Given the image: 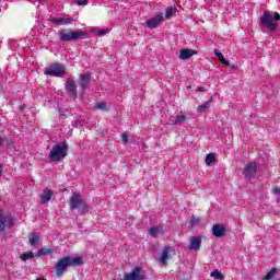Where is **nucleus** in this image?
<instances>
[{
	"label": "nucleus",
	"instance_id": "obj_13",
	"mask_svg": "<svg viewBox=\"0 0 280 280\" xmlns=\"http://www.w3.org/2000/svg\"><path fill=\"white\" fill-rule=\"evenodd\" d=\"M196 54H198V51L194 49L183 48L179 52V60H189V58H191V56H196Z\"/></svg>",
	"mask_w": 280,
	"mask_h": 280
},
{
	"label": "nucleus",
	"instance_id": "obj_16",
	"mask_svg": "<svg viewBox=\"0 0 280 280\" xmlns=\"http://www.w3.org/2000/svg\"><path fill=\"white\" fill-rule=\"evenodd\" d=\"M187 121V116L185 115H177L176 117H172L170 122L172 126H183Z\"/></svg>",
	"mask_w": 280,
	"mask_h": 280
},
{
	"label": "nucleus",
	"instance_id": "obj_5",
	"mask_svg": "<svg viewBox=\"0 0 280 280\" xmlns=\"http://www.w3.org/2000/svg\"><path fill=\"white\" fill-rule=\"evenodd\" d=\"M69 205L71 211H74V209H81L82 213H86V211H89V206L84 203L82 195L80 194L73 192L70 197Z\"/></svg>",
	"mask_w": 280,
	"mask_h": 280
},
{
	"label": "nucleus",
	"instance_id": "obj_18",
	"mask_svg": "<svg viewBox=\"0 0 280 280\" xmlns=\"http://www.w3.org/2000/svg\"><path fill=\"white\" fill-rule=\"evenodd\" d=\"M51 196H54V192L50 189H44L43 194L40 195L42 205H47V202L51 200Z\"/></svg>",
	"mask_w": 280,
	"mask_h": 280
},
{
	"label": "nucleus",
	"instance_id": "obj_28",
	"mask_svg": "<svg viewBox=\"0 0 280 280\" xmlns=\"http://www.w3.org/2000/svg\"><path fill=\"white\" fill-rule=\"evenodd\" d=\"M5 143H7V145H8L9 148H12V147L14 145V143L8 142V138H2V137H0V147H1V145H4Z\"/></svg>",
	"mask_w": 280,
	"mask_h": 280
},
{
	"label": "nucleus",
	"instance_id": "obj_4",
	"mask_svg": "<svg viewBox=\"0 0 280 280\" xmlns=\"http://www.w3.org/2000/svg\"><path fill=\"white\" fill-rule=\"evenodd\" d=\"M86 36L85 32H78L73 30H61L59 33V38L62 43H69L71 40H80Z\"/></svg>",
	"mask_w": 280,
	"mask_h": 280
},
{
	"label": "nucleus",
	"instance_id": "obj_38",
	"mask_svg": "<svg viewBox=\"0 0 280 280\" xmlns=\"http://www.w3.org/2000/svg\"><path fill=\"white\" fill-rule=\"evenodd\" d=\"M2 170H3V167L0 165V176H1V174H2Z\"/></svg>",
	"mask_w": 280,
	"mask_h": 280
},
{
	"label": "nucleus",
	"instance_id": "obj_33",
	"mask_svg": "<svg viewBox=\"0 0 280 280\" xmlns=\"http://www.w3.org/2000/svg\"><path fill=\"white\" fill-rule=\"evenodd\" d=\"M105 34H108V30H101L98 32V36H105Z\"/></svg>",
	"mask_w": 280,
	"mask_h": 280
},
{
	"label": "nucleus",
	"instance_id": "obj_9",
	"mask_svg": "<svg viewBox=\"0 0 280 280\" xmlns=\"http://www.w3.org/2000/svg\"><path fill=\"white\" fill-rule=\"evenodd\" d=\"M242 174L245 178H253L257 174V164L255 162H249L244 168Z\"/></svg>",
	"mask_w": 280,
	"mask_h": 280
},
{
	"label": "nucleus",
	"instance_id": "obj_26",
	"mask_svg": "<svg viewBox=\"0 0 280 280\" xmlns=\"http://www.w3.org/2000/svg\"><path fill=\"white\" fill-rule=\"evenodd\" d=\"M150 235H152V237H156L160 233H161V229H159L158 226L151 228L149 230Z\"/></svg>",
	"mask_w": 280,
	"mask_h": 280
},
{
	"label": "nucleus",
	"instance_id": "obj_24",
	"mask_svg": "<svg viewBox=\"0 0 280 280\" xmlns=\"http://www.w3.org/2000/svg\"><path fill=\"white\" fill-rule=\"evenodd\" d=\"M210 277H213V279H219V280L224 279V276H222V272H220V270H218V269H214L211 272Z\"/></svg>",
	"mask_w": 280,
	"mask_h": 280
},
{
	"label": "nucleus",
	"instance_id": "obj_29",
	"mask_svg": "<svg viewBox=\"0 0 280 280\" xmlns=\"http://www.w3.org/2000/svg\"><path fill=\"white\" fill-rule=\"evenodd\" d=\"M214 55L217 56V58L219 60H222L224 58V55H222V52H220V50H218V49L214 50Z\"/></svg>",
	"mask_w": 280,
	"mask_h": 280
},
{
	"label": "nucleus",
	"instance_id": "obj_2",
	"mask_svg": "<svg viewBox=\"0 0 280 280\" xmlns=\"http://www.w3.org/2000/svg\"><path fill=\"white\" fill-rule=\"evenodd\" d=\"M68 150L69 144L67 142H59L52 147L48 158L52 162L62 161V159L67 158Z\"/></svg>",
	"mask_w": 280,
	"mask_h": 280
},
{
	"label": "nucleus",
	"instance_id": "obj_36",
	"mask_svg": "<svg viewBox=\"0 0 280 280\" xmlns=\"http://www.w3.org/2000/svg\"><path fill=\"white\" fill-rule=\"evenodd\" d=\"M190 224H198V219H191Z\"/></svg>",
	"mask_w": 280,
	"mask_h": 280
},
{
	"label": "nucleus",
	"instance_id": "obj_32",
	"mask_svg": "<svg viewBox=\"0 0 280 280\" xmlns=\"http://www.w3.org/2000/svg\"><path fill=\"white\" fill-rule=\"evenodd\" d=\"M272 194H273L275 196H280V188L273 187V188H272Z\"/></svg>",
	"mask_w": 280,
	"mask_h": 280
},
{
	"label": "nucleus",
	"instance_id": "obj_7",
	"mask_svg": "<svg viewBox=\"0 0 280 280\" xmlns=\"http://www.w3.org/2000/svg\"><path fill=\"white\" fill-rule=\"evenodd\" d=\"M14 226V219L11 215H3V210L0 209V233H5V229Z\"/></svg>",
	"mask_w": 280,
	"mask_h": 280
},
{
	"label": "nucleus",
	"instance_id": "obj_14",
	"mask_svg": "<svg viewBox=\"0 0 280 280\" xmlns=\"http://www.w3.org/2000/svg\"><path fill=\"white\" fill-rule=\"evenodd\" d=\"M50 23H55V25H71L73 23V19L71 18H52Z\"/></svg>",
	"mask_w": 280,
	"mask_h": 280
},
{
	"label": "nucleus",
	"instance_id": "obj_31",
	"mask_svg": "<svg viewBox=\"0 0 280 280\" xmlns=\"http://www.w3.org/2000/svg\"><path fill=\"white\" fill-rule=\"evenodd\" d=\"M220 62L224 65V67H230L231 63L229 61H226V59L223 57L222 59H220Z\"/></svg>",
	"mask_w": 280,
	"mask_h": 280
},
{
	"label": "nucleus",
	"instance_id": "obj_8",
	"mask_svg": "<svg viewBox=\"0 0 280 280\" xmlns=\"http://www.w3.org/2000/svg\"><path fill=\"white\" fill-rule=\"evenodd\" d=\"M65 86L70 100H75V97H78V85L75 84V81H73V79H68Z\"/></svg>",
	"mask_w": 280,
	"mask_h": 280
},
{
	"label": "nucleus",
	"instance_id": "obj_34",
	"mask_svg": "<svg viewBox=\"0 0 280 280\" xmlns=\"http://www.w3.org/2000/svg\"><path fill=\"white\" fill-rule=\"evenodd\" d=\"M122 142L124 143H128V141H129V139H128V135H126V133H122Z\"/></svg>",
	"mask_w": 280,
	"mask_h": 280
},
{
	"label": "nucleus",
	"instance_id": "obj_20",
	"mask_svg": "<svg viewBox=\"0 0 280 280\" xmlns=\"http://www.w3.org/2000/svg\"><path fill=\"white\" fill-rule=\"evenodd\" d=\"M213 102V100H209L207 101L205 104H202L201 106H199L197 108L198 113H206L208 110V108H211V103Z\"/></svg>",
	"mask_w": 280,
	"mask_h": 280
},
{
	"label": "nucleus",
	"instance_id": "obj_23",
	"mask_svg": "<svg viewBox=\"0 0 280 280\" xmlns=\"http://www.w3.org/2000/svg\"><path fill=\"white\" fill-rule=\"evenodd\" d=\"M20 258L22 259V261H27V259H34V253L30 252L21 254Z\"/></svg>",
	"mask_w": 280,
	"mask_h": 280
},
{
	"label": "nucleus",
	"instance_id": "obj_25",
	"mask_svg": "<svg viewBox=\"0 0 280 280\" xmlns=\"http://www.w3.org/2000/svg\"><path fill=\"white\" fill-rule=\"evenodd\" d=\"M176 13V8L171 7L165 10V19H172V15Z\"/></svg>",
	"mask_w": 280,
	"mask_h": 280
},
{
	"label": "nucleus",
	"instance_id": "obj_30",
	"mask_svg": "<svg viewBox=\"0 0 280 280\" xmlns=\"http://www.w3.org/2000/svg\"><path fill=\"white\" fill-rule=\"evenodd\" d=\"M77 5H89V0L77 1Z\"/></svg>",
	"mask_w": 280,
	"mask_h": 280
},
{
	"label": "nucleus",
	"instance_id": "obj_17",
	"mask_svg": "<svg viewBox=\"0 0 280 280\" xmlns=\"http://www.w3.org/2000/svg\"><path fill=\"white\" fill-rule=\"evenodd\" d=\"M91 82V73L86 72L80 75V86L81 89H86Z\"/></svg>",
	"mask_w": 280,
	"mask_h": 280
},
{
	"label": "nucleus",
	"instance_id": "obj_37",
	"mask_svg": "<svg viewBox=\"0 0 280 280\" xmlns=\"http://www.w3.org/2000/svg\"><path fill=\"white\" fill-rule=\"evenodd\" d=\"M39 255H47V252H45L44 249H39Z\"/></svg>",
	"mask_w": 280,
	"mask_h": 280
},
{
	"label": "nucleus",
	"instance_id": "obj_21",
	"mask_svg": "<svg viewBox=\"0 0 280 280\" xmlns=\"http://www.w3.org/2000/svg\"><path fill=\"white\" fill-rule=\"evenodd\" d=\"M277 277V268H272L264 278L262 280H272Z\"/></svg>",
	"mask_w": 280,
	"mask_h": 280
},
{
	"label": "nucleus",
	"instance_id": "obj_15",
	"mask_svg": "<svg viewBox=\"0 0 280 280\" xmlns=\"http://www.w3.org/2000/svg\"><path fill=\"white\" fill-rule=\"evenodd\" d=\"M171 253H174V248L172 247H166L162 250L161 258H160L162 266H167V259L170 258Z\"/></svg>",
	"mask_w": 280,
	"mask_h": 280
},
{
	"label": "nucleus",
	"instance_id": "obj_19",
	"mask_svg": "<svg viewBox=\"0 0 280 280\" xmlns=\"http://www.w3.org/2000/svg\"><path fill=\"white\" fill-rule=\"evenodd\" d=\"M39 240L40 238L38 237V234L33 232V233H31V236L28 237V244H31V246H34L35 248H37Z\"/></svg>",
	"mask_w": 280,
	"mask_h": 280
},
{
	"label": "nucleus",
	"instance_id": "obj_22",
	"mask_svg": "<svg viewBox=\"0 0 280 280\" xmlns=\"http://www.w3.org/2000/svg\"><path fill=\"white\" fill-rule=\"evenodd\" d=\"M95 108H96L97 110H108V105H106L105 102H97V103L95 104Z\"/></svg>",
	"mask_w": 280,
	"mask_h": 280
},
{
	"label": "nucleus",
	"instance_id": "obj_11",
	"mask_svg": "<svg viewBox=\"0 0 280 280\" xmlns=\"http://www.w3.org/2000/svg\"><path fill=\"white\" fill-rule=\"evenodd\" d=\"M200 246H202V240L200 236H191L188 245L189 250H200Z\"/></svg>",
	"mask_w": 280,
	"mask_h": 280
},
{
	"label": "nucleus",
	"instance_id": "obj_1",
	"mask_svg": "<svg viewBox=\"0 0 280 280\" xmlns=\"http://www.w3.org/2000/svg\"><path fill=\"white\" fill-rule=\"evenodd\" d=\"M83 264H84V260L82 259L81 256H77V257L66 256L56 262L55 275L56 277H62V275L67 272L68 267L82 266Z\"/></svg>",
	"mask_w": 280,
	"mask_h": 280
},
{
	"label": "nucleus",
	"instance_id": "obj_3",
	"mask_svg": "<svg viewBox=\"0 0 280 280\" xmlns=\"http://www.w3.org/2000/svg\"><path fill=\"white\" fill-rule=\"evenodd\" d=\"M280 14L276 12L272 16L268 11H265L264 15L260 19V23L269 30V32H277L279 27Z\"/></svg>",
	"mask_w": 280,
	"mask_h": 280
},
{
	"label": "nucleus",
	"instance_id": "obj_10",
	"mask_svg": "<svg viewBox=\"0 0 280 280\" xmlns=\"http://www.w3.org/2000/svg\"><path fill=\"white\" fill-rule=\"evenodd\" d=\"M145 23L147 27L150 30H155V27H159V25L163 23V14H158L154 18L149 19Z\"/></svg>",
	"mask_w": 280,
	"mask_h": 280
},
{
	"label": "nucleus",
	"instance_id": "obj_27",
	"mask_svg": "<svg viewBox=\"0 0 280 280\" xmlns=\"http://www.w3.org/2000/svg\"><path fill=\"white\" fill-rule=\"evenodd\" d=\"M206 163L208 165H211V163H215V155L213 153H210L206 156Z\"/></svg>",
	"mask_w": 280,
	"mask_h": 280
},
{
	"label": "nucleus",
	"instance_id": "obj_35",
	"mask_svg": "<svg viewBox=\"0 0 280 280\" xmlns=\"http://www.w3.org/2000/svg\"><path fill=\"white\" fill-rule=\"evenodd\" d=\"M197 91H198L199 93H205V91H207V90H205V88H202V86H199Z\"/></svg>",
	"mask_w": 280,
	"mask_h": 280
},
{
	"label": "nucleus",
	"instance_id": "obj_6",
	"mask_svg": "<svg viewBox=\"0 0 280 280\" xmlns=\"http://www.w3.org/2000/svg\"><path fill=\"white\" fill-rule=\"evenodd\" d=\"M46 75L62 78L67 74V68L62 63H52L45 71Z\"/></svg>",
	"mask_w": 280,
	"mask_h": 280
},
{
	"label": "nucleus",
	"instance_id": "obj_12",
	"mask_svg": "<svg viewBox=\"0 0 280 280\" xmlns=\"http://www.w3.org/2000/svg\"><path fill=\"white\" fill-rule=\"evenodd\" d=\"M212 235H214V237H224V235H226V228L222 224H214L212 226Z\"/></svg>",
	"mask_w": 280,
	"mask_h": 280
}]
</instances>
